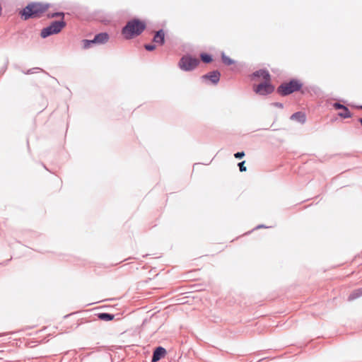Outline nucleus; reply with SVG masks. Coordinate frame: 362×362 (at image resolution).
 Here are the masks:
<instances>
[{
	"instance_id": "1",
	"label": "nucleus",
	"mask_w": 362,
	"mask_h": 362,
	"mask_svg": "<svg viewBox=\"0 0 362 362\" xmlns=\"http://www.w3.org/2000/svg\"><path fill=\"white\" fill-rule=\"evenodd\" d=\"M52 4L42 1H30L17 12L21 19L28 21L41 18L51 8Z\"/></svg>"
},
{
	"instance_id": "2",
	"label": "nucleus",
	"mask_w": 362,
	"mask_h": 362,
	"mask_svg": "<svg viewBox=\"0 0 362 362\" xmlns=\"http://www.w3.org/2000/svg\"><path fill=\"white\" fill-rule=\"evenodd\" d=\"M146 28L147 23L145 20L134 17L122 28L121 34L124 40H132L141 35Z\"/></svg>"
},
{
	"instance_id": "3",
	"label": "nucleus",
	"mask_w": 362,
	"mask_h": 362,
	"mask_svg": "<svg viewBox=\"0 0 362 362\" xmlns=\"http://www.w3.org/2000/svg\"><path fill=\"white\" fill-rule=\"evenodd\" d=\"M303 88V83L296 77L290 78L282 82L276 88V93L285 97L294 93L299 92Z\"/></svg>"
},
{
	"instance_id": "4",
	"label": "nucleus",
	"mask_w": 362,
	"mask_h": 362,
	"mask_svg": "<svg viewBox=\"0 0 362 362\" xmlns=\"http://www.w3.org/2000/svg\"><path fill=\"white\" fill-rule=\"evenodd\" d=\"M200 64V60L190 53H185L177 62L178 68L185 72H191L195 70Z\"/></svg>"
},
{
	"instance_id": "5",
	"label": "nucleus",
	"mask_w": 362,
	"mask_h": 362,
	"mask_svg": "<svg viewBox=\"0 0 362 362\" xmlns=\"http://www.w3.org/2000/svg\"><path fill=\"white\" fill-rule=\"evenodd\" d=\"M66 25V22L64 19L52 21L40 30V36L42 39H46L51 35H57Z\"/></svg>"
},
{
	"instance_id": "6",
	"label": "nucleus",
	"mask_w": 362,
	"mask_h": 362,
	"mask_svg": "<svg viewBox=\"0 0 362 362\" xmlns=\"http://www.w3.org/2000/svg\"><path fill=\"white\" fill-rule=\"evenodd\" d=\"M276 89L275 86L272 83V79H267L259 84L252 86L254 93L260 96H268L273 93Z\"/></svg>"
},
{
	"instance_id": "7",
	"label": "nucleus",
	"mask_w": 362,
	"mask_h": 362,
	"mask_svg": "<svg viewBox=\"0 0 362 362\" xmlns=\"http://www.w3.org/2000/svg\"><path fill=\"white\" fill-rule=\"evenodd\" d=\"M221 73L219 70L215 69L207 72L201 76L202 81L207 85L217 86L220 81Z\"/></svg>"
},
{
	"instance_id": "8",
	"label": "nucleus",
	"mask_w": 362,
	"mask_h": 362,
	"mask_svg": "<svg viewBox=\"0 0 362 362\" xmlns=\"http://www.w3.org/2000/svg\"><path fill=\"white\" fill-rule=\"evenodd\" d=\"M249 78L252 81H257L259 80L272 79V75L269 70L266 68H262L253 71L249 75Z\"/></svg>"
},
{
	"instance_id": "9",
	"label": "nucleus",
	"mask_w": 362,
	"mask_h": 362,
	"mask_svg": "<svg viewBox=\"0 0 362 362\" xmlns=\"http://www.w3.org/2000/svg\"><path fill=\"white\" fill-rule=\"evenodd\" d=\"M168 354L165 348L162 346H157L153 349L151 362H158L164 358Z\"/></svg>"
},
{
	"instance_id": "10",
	"label": "nucleus",
	"mask_w": 362,
	"mask_h": 362,
	"mask_svg": "<svg viewBox=\"0 0 362 362\" xmlns=\"http://www.w3.org/2000/svg\"><path fill=\"white\" fill-rule=\"evenodd\" d=\"M166 33L164 29L160 28L156 32L153 37V42L158 46H163L165 44Z\"/></svg>"
},
{
	"instance_id": "11",
	"label": "nucleus",
	"mask_w": 362,
	"mask_h": 362,
	"mask_svg": "<svg viewBox=\"0 0 362 362\" xmlns=\"http://www.w3.org/2000/svg\"><path fill=\"white\" fill-rule=\"evenodd\" d=\"M290 119L296 121L301 124H303L306 122L307 116L304 112L297 111L291 115Z\"/></svg>"
},
{
	"instance_id": "12",
	"label": "nucleus",
	"mask_w": 362,
	"mask_h": 362,
	"mask_svg": "<svg viewBox=\"0 0 362 362\" xmlns=\"http://www.w3.org/2000/svg\"><path fill=\"white\" fill-rule=\"evenodd\" d=\"M94 38L97 45H104L108 42L110 35L107 32H100L94 35Z\"/></svg>"
},
{
	"instance_id": "13",
	"label": "nucleus",
	"mask_w": 362,
	"mask_h": 362,
	"mask_svg": "<svg viewBox=\"0 0 362 362\" xmlns=\"http://www.w3.org/2000/svg\"><path fill=\"white\" fill-rule=\"evenodd\" d=\"M220 57L222 63L226 66H230L232 65L236 64L237 63V61L230 58L223 51L221 52Z\"/></svg>"
},
{
	"instance_id": "14",
	"label": "nucleus",
	"mask_w": 362,
	"mask_h": 362,
	"mask_svg": "<svg viewBox=\"0 0 362 362\" xmlns=\"http://www.w3.org/2000/svg\"><path fill=\"white\" fill-rule=\"evenodd\" d=\"M199 57L200 61L206 64H211L214 61V55L207 52H201Z\"/></svg>"
},
{
	"instance_id": "15",
	"label": "nucleus",
	"mask_w": 362,
	"mask_h": 362,
	"mask_svg": "<svg viewBox=\"0 0 362 362\" xmlns=\"http://www.w3.org/2000/svg\"><path fill=\"white\" fill-rule=\"evenodd\" d=\"M101 321L110 322L115 319V315L110 313H98L95 315Z\"/></svg>"
},
{
	"instance_id": "16",
	"label": "nucleus",
	"mask_w": 362,
	"mask_h": 362,
	"mask_svg": "<svg viewBox=\"0 0 362 362\" xmlns=\"http://www.w3.org/2000/svg\"><path fill=\"white\" fill-rule=\"evenodd\" d=\"M341 110V112H339L337 113L338 117H339L340 118L349 119L353 117V113L350 111L347 106L345 105Z\"/></svg>"
},
{
	"instance_id": "17",
	"label": "nucleus",
	"mask_w": 362,
	"mask_h": 362,
	"mask_svg": "<svg viewBox=\"0 0 362 362\" xmlns=\"http://www.w3.org/2000/svg\"><path fill=\"white\" fill-rule=\"evenodd\" d=\"M362 296V287L354 289L348 296V300L352 301Z\"/></svg>"
},
{
	"instance_id": "18",
	"label": "nucleus",
	"mask_w": 362,
	"mask_h": 362,
	"mask_svg": "<svg viewBox=\"0 0 362 362\" xmlns=\"http://www.w3.org/2000/svg\"><path fill=\"white\" fill-rule=\"evenodd\" d=\"M96 45L94 37L93 39H83L82 40V47L84 49H89Z\"/></svg>"
},
{
	"instance_id": "19",
	"label": "nucleus",
	"mask_w": 362,
	"mask_h": 362,
	"mask_svg": "<svg viewBox=\"0 0 362 362\" xmlns=\"http://www.w3.org/2000/svg\"><path fill=\"white\" fill-rule=\"evenodd\" d=\"M65 16V13L64 11H58L54 12H49L47 13V18H54L57 17H61L64 19Z\"/></svg>"
},
{
	"instance_id": "20",
	"label": "nucleus",
	"mask_w": 362,
	"mask_h": 362,
	"mask_svg": "<svg viewBox=\"0 0 362 362\" xmlns=\"http://www.w3.org/2000/svg\"><path fill=\"white\" fill-rule=\"evenodd\" d=\"M317 88L316 86H304L301 90H299V92L302 94L309 93L311 91L315 92V89Z\"/></svg>"
},
{
	"instance_id": "21",
	"label": "nucleus",
	"mask_w": 362,
	"mask_h": 362,
	"mask_svg": "<svg viewBox=\"0 0 362 362\" xmlns=\"http://www.w3.org/2000/svg\"><path fill=\"white\" fill-rule=\"evenodd\" d=\"M269 228H271V227L270 226H266L264 224H259L257 226H255L253 229H252L251 230L247 231L245 233H244V235H248L251 234L254 230H258V229Z\"/></svg>"
},
{
	"instance_id": "22",
	"label": "nucleus",
	"mask_w": 362,
	"mask_h": 362,
	"mask_svg": "<svg viewBox=\"0 0 362 362\" xmlns=\"http://www.w3.org/2000/svg\"><path fill=\"white\" fill-rule=\"evenodd\" d=\"M329 105H331L334 110H342L344 108V107L345 106L344 105L340 103H338V102H334V103H329Z\"/></svg>"
},
{
	"instance_id": "23",
	"label": "nucleus",
	"mask_w": 362,
	"mask_h": 362,
	"mask_svg": "<svg viewBox=\"0 0 362 362\" xmlns=\"http://www.w3.org/2000/svg\"><path fill=\"white\" fill-rule=\"evenodd\" d=\"M144 47L148 52H153L156 49V43L155 44L146 43V44H144Z\"/></svg>"
},
{
	"instance_id": "24",
	"label": "nucleus",
	"mask_w": 362,
	"mask_h": 362,
	"mask_svg": "<svg viewBox=\"0 0 362 362\" xmlns=\"http://www.w3.org/2000/svg\"><path fill=\"white\" fill-rule=\"evenodd\" d=\"M37 70L42 71V69L40 67H34V68L29 69L26 71L22 70V72L25 74H32L36 73Z\"/></svg>"
},
{
	"instance_id": "25",
	"label": "nucleus",
	"mask_w": 362,
	"mask_h": 362,
	"mask_svg": "<svg viewBox=\"0 0 362 362\" xmlns=\"http://www.w3.org/2000/svg\"><path fill=\"white\" fill-rule=\"evenodd\" d=\"M245 160L240 161L238 163V166L239 168V170L241 173L245 172L247 170V168L245 165Z\"/></svg>"
},
{
	"instance_id": "26",
	"label": "nucleus",
	"mask_w": 362,
	"mask_h": 362,
	"mask_svg": "<svg viewBox=\"0 0 362 362\" xmlns=\"http://www.w3.org/2000/svg\"><path fill=\"white\" fill-rule=\"evenodd\" d=\"M233 156L236 159L240 160L245 156V153L243 151H238L235 153Z\"/></svg>"
},
{
	"instance_id": "27",
	"label": "nucleus",
	"mask_w": 362,
	"mask_h": 362,
	"mask_svg": "<svg viewBox=\"0 0 362 362\" xmlns=\"http://www.w3.org/2000/svg\"><path fill=\"white\" fill-rule=\"evenodd\" d=\"M271 105L278 107V108H284V104L280 102H274L271 103Z\"/></svg>"
},
{
	"instance_id": "28",
	"label": "nucleus",
	"mask_w": 362,
	"mask_h": 362,
	"mask_svg": "<svg viewBox=\"0 0 362 362\" xmlns=\"http://www.w3.org/2000/svg\"><path fill=\"white\" fill-rule=\"evenodd\" d=\"M8 62L0 69V76L4 75L7 70Z\"/></svg>"
},
{
	"instance_id": "29",
	"label": "nucleus",
	"mask_w": 362,
	"mask_h": 362,
	"mask_svg": "<svg viewBox=\"0 0 362 362\" xmlns=\"http://www.w3.org/2000/svg\"><path fill=\"white\" fill-rule=\"evenodd\" d=\"M43 71L46 75H47L48 76L51 77L54 81H55L56 82L59 83L57 78H55L52 77L51 76H49V74L47 72H46L45 71Z\"/></svg>"
},
{
	"instance_id": "30",
	"label": "nucleus",
	"mask_w": 362,
	"mask_h": 362,
	"mask_svg": "<svg viewBox=\"0 0 362 362\" xmlns=\"http://www.w3.org/2000/svg\"><path fill=\"white\" fill-rule=\"evenodd\" d=\"M11 259H6L5 260L4 262H2L1 264L2 265H6L10 261H11Z\"/></svg>"
},
{
	"instance_id": "31",
	"label": "nucleus",
	"mask_w": 362,
	"mask_h": 362,
	"mask_svg": "<svg viewBox=\"0 0 362 362\" xmlns=\"http://www.w3.org/2000/svg\"><path fill=\"white\" fill-rule=\"evenodd\" d=\"M128 259H137V258L136 257H129V258L125 259L123 261H127Z\"/></svg>"
},
{
	"instance_id": "32",
	"label": "nucleus",
	"mask_w": 362,
	"mask_h": 362,
	"mask_svg": "<svg viewBox=\"0 0 362 362\" xmlns=\"http://www.w3.org/2000/svg\"><path fill=\"white\" fill-rule=\"evenodd\" d=\"M74 314H75V313H69L68 315H66L64 316V318H67V317H69V316H71V315H72Z\"/></svg>"
},
{
	"instance_id": "33",
	"label": "nucleus",
	"mask_w": 362,
	"mask_h": 362,
	"mask_svg": "<svg viewBox=\"0 0 362 362\" xmlns=\"http://www.w3.org/2000/svg\"><path fill=\"white\" fill-rule=\"evenodd\" d=\"M2 10H3V8H2V6H1V4H0V16L2 15Z\"/></svg>"
},
{
	"instance_id": "34",
	"label": "nucleus",
	"mask_w": 362,
	"mask_h": 362,
	"mask_svg": "<svg viewBox=\"0 0 362 362\" xmlns=\"http://www.w3.org/2000/svg\"><path fill=\"white\" fill-rule=\"evenodd\" d=\"M358 120L360 122L361 125L362 126V117L359 118Z\"/></svg>"
},
{
	"instance_id": "35",
	"label": "nucleus",
	"mask_w": 362,
	"mask_h": 362,
	"mask_svg": "<svg viewBox=\"0 0 362 362\" xmlns=\"http://www.w3.org/2000/svg\"><path fill=\"white\" fill-rule=\"evenodd\" d=\"M356 107L362 110V105H357Z\"/></svg>"
},
{
	"instance_id": "36",
	"label": "nucleus",
	"mask_w": 362,
	"mask_h": 362,
	"mask_svg": "<svg viewBox=\"0 0 362 362\" xmlns=\"http://www.w3.org/2000/svg\"><path fill=\"white\" fill-rule=\"evenodd\" d=\"M42 165L43 166V168H44L45 170H48V169L47 168L46 165H45L44 163H42Z\"/></svg>"
},
{
	"instance_id": "37",
	"label": "nucleus",
	"mask_w": 362,
	"mask_h": 362,
	"mask_svg": "<svg viewBox=\"0 0 362 362\" xmlns=\"http://www.w3.org/2000/svg\"><path fill=\"white\" fill-rule=\"evenodd\" d=\"M27 145H28V150H29L30 147H29V141H28V140H27Z\"/></svg>"
},
{
	"instance_id": "38",
	"label": "nucleus",
	"mask_w": 362,
	"mask_h": 362,
	"mask_svg": "<svg viewBox=\"0 0 362 362\" xmlns=\"http://www.w3.org/2000/svg\"><path fill=\"white\" fill-rule=\"evenodd\" d=\"M147 256H148V254L144 255L142 257H146Z\"/></svg>"
},
{
	"instance_id": "39",
	"label": "nucleus",
	"mask_w": 362,
	"mask_h": 362,
	"mask_svg": "<svg viewBox=\"0 0 362 362\" xmlns=\"http://www.w3.org/2000/svg\"><path fill=\"white\" fill-rule=\"evenodd\" d=\"M339 100H341V101H342V102H344V103L346 102V101H345L344 100H343V99H339Z\"/></svg>"
},
{
	"instance_id": "40",
	"label": "nucleus",
	"mask_w": 362,
	"mask_h": 362,
	"mask_svg": "<svg viewBox=\"0 0 362 362\" xmlns=\"http://www.w3.org/2000/svg\"><path fill=\"white\" fill-rule=\"evenodd\" d=\"M272 131H276V130H278V129H272Z\"/></svg>"
},
{
	"instance_id": "41",
	"label": "nucleus",
	"mask_w": 362,
	"mask_h": 362,
	"mask_svg": "<svg viewBox=\"0 0 362 362\" xmlns=\"http://www.w3.org/2000/svg\"><path fill=\"white\" fill-rule=\"evenodd\" d=\"M264 129V130H268V129H269V128H264V129Z\"/></svg>"
},
{
	"instance_id": "42",
	"label": "nucleus",
	"mask_w": 362,
	"mask_h": 362,
	"mask_svg": "<svg viewBox=\"0 0 362 362\" xmlns=\"http://www.w3.org/2000/svg\"><path fill=\"white\" fill-rule=\"evenodd\" d=\"M264 358H261L258 362L263 361Z\"/></svg>"
},
{
	"instance_id": "43",
	"label": "nucleus",
	"mask_w": 362,
	"mask_h": 362,
	"mask_svg": "<svg viewBox=\"0 0 362 362\" xmlns=\"http://www.w3.org/2000/svg\"><path fill=\"white\" fill-rule=\"evenodd\" d=\"M209 163H211V161H209V163H206V165H209Z\"/></svg>"
}]
</instances>
